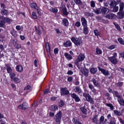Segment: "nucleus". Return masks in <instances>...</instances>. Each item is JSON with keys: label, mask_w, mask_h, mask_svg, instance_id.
<instances>
[{"label": "nucleus", "mask_w": 124, "mask_h": 124, "mask_svg": "<svg viewBox=\"0 0 124 124\" xmlns=\"http://www.w3.org/2000/svg\"><path fill=\"white\" fill-rule=\"evenodd\" d=\"M71 39L72 41L77 46H79L82 43V40L80 37H72Z\"/></svg>", "instance_id": "nucleus-1"}, {"label": "nucleus", "mask_w": 124, "mask_h": 124, "mask_svg": "<svg viewBox=\"0 0 124 124\" xmlns=\"http://www.w3.org/2000/svg\"><path fill=\"white\" fill-rule=\"evenodd\" d=\"M62 116V112L60 111L55 115V120L56 122H60L61 120Z\"/></svg>", "instance_id": "nucleus-2"}, {"label": "nucleus", "mask_w": 124, "mask_h": 124, "mask_svg": "<svg viewBox=\"0 0 124 124\" xmlns=\"http://www.w3.org/2000/svg\"><path fill=\"white\" fill-rule=\"evenodd\" d=\"M18 108L20 109L24 110L28 108L29 106L28 105V104L26 102H25L22 105H19L18 106Z\"/></svg>", "instance_id": "nucleus-3"}, {"label": "nucleus", "mask_w": 124, "mask_h": 124, "mask_svg": "<svg viewBox=\"0 0 124 124\" xmlns=\"http://www.w3.org/2000/svg\"><path fill=\"white\" fill-rule=\"evenodd\" d=\"M61 94L62 95H67L69 93V91L67 89V88L65 87L61 88Z\"/></svg>", "instance_id": "nucleus-4"}, {"label": "nucleus", "mask_w": 124, "mask_h": 124, "mask_svg": "<svg viewBox=\"0 0 124 124\" xmlns=\"http://www.w3.org/2000/svg\"><path fill=\"white\" fill-rule=\"evenodd\" d=\"M71 97L74 99L76 102H79L80 101V99L76 94L75 93H72L71 95Z\"/></svg>", "instance_id": "nucleus-5"}, {"label": "nucleus", "mask_w": 124, "mask_h": 124, "mask_svg": "<svg viewBox=\"0 0 124 124\" xmlns=\"http://www.w3.org/2000/svg\"><path fill=\"white\" fill-rule=\"evenodd\" d=\"M74 91L78 94L82 96V90L79 86H76L74 89Z\"/></svg>", "instance_id": "nucleus-6"}, {"label": "nucleus", "mask_w": 124, "mask_h": 124, "mask_svg": "<svg viewBox=\"0 0 124 124\" xmlns=\"http://www.w3.org/2000/svg\"><path fill=\"white\" fill-rule=\"evenodd\" d=\"M98 68L99 70L101 71L105 76H108L109 75V73L108 70L101 68L99 67H98Z\"/></svg>", "instance_id": "nucleus-7"}, {"label": "nucleus", "mask_w": 124, "mask_h": 124, "mask_svg": "<svg viewBox=\"0 0 124 124\" xmlns=\"http://www.w3.org/2000/svg\"><path fill=\"white\" fill-rule=\"evenodd\" d=\"M81 72L86 77H87L88 76L89 71L87 69L85 68L83 69L82 68L81 70H80Z\"/></svg>", "instance_id": "nucleus-8"}, {"label": "nucleus", "mask_w": 124, "mask_h": 124, "mask_svg": "<svg viewBox=\"0 0 124 124\" xmlns=\"http://www.w3.org/2000/svg\"><path fill=\"white\" fill-rule=\"evenodd\" d=\"M95 86H96L99 88H100L101 87L98 81L95 78H93L91 80Z\"/></svg>", "instance_id": "nucleus-9"}, {"label": "nucleus", "mask_w": 124, "mask_h": 124, "mask_svg": "<svg viewBox=\"0 0 124 124\" xmlns=\"http://www.w3.org/2000/svg\"><path fill=\"white\" fill-rule=\"evenodd\" d=\"M108 58L113 64H116L117 61L116 58L114 57H108Z\"/></svg>", "instance_id": "nucleus-10"}, {"label": "nucleus", "mask_w": 124, "mask_h": 124, "mask_svg": "<svg viewBox=\"0 0 124 124\" xmlns=\"http://www.w3.org/2000/svg\"><path fill=\"white\" fill-rule=\"evenodd\" d=\"M81 21L83 26H87V21L85 17H81Z\"/></svg>", "instance_id": "nucleus-11"}, {"label": "nucleus", "mask_w": 124, "mask_h": 124, "mask_svg": "<svg viewBox=\"0 0 124 124\" xmlns=\"http://www.w3.org/2000/svg\"><path fill=\"white\" fill-rule=\"evenodd\" d=\"M109 9L107 8H101V12L102 14H106L109 12Z\"/></svg>", "instance_id": "nucleus-12"}, {"label": "nucleus", "mask_w": 124, "mask_h": 124, "mask_svg": "<svg viewBox=\"0 0 124 124\" xmlns=\"http://www.w3.org/2000/svg\"><path fill=\"white\" fill-rule=\"evenodd\" d=\"M98 115H96L93 116L92 120L93 122L94 123H96V124H98L97 123V121H98Z\"/></svg>", "instance_id": "nucleus-13"}, {"label": "nucleus", "mask_w": 124, "mask_h": 124, "mask_svg": "<svg viewBox=\"0 0 124 124\" xmlns=\"http://www.w3.org/2000/svg\"><path fill=\"white\" fill-rule=\"evenodd\" d=\"M16 70L17 71L21 72L23 71V68L21 65H19L16 67Z\"/></svg>", "instance_id": "nucleus-14"}, {"label": "nucleus", "mask_w": 124, "mask_h": 124, "mask_svg": "<svg viewBox=\"0 0 124 124\" xmlns=\"http://www.w3.org/2000/svg\"><path fill=\"white\" fill-rule=\"evenodd\" d=\"M85 58V56L84 54H80L78 58V62L77 61V63L78 64V62L80 61H83L84 59Z\"/></svg>", "instance_id": "nucleus-15"}, {"label": "nucleus", "mask_w": 124, "mask_h": 124, "mask_svg": "<svg viewBox=\"0 0 124 124\" xmlns=\"http://www.w3.org/2000/svg\"><path fill=\"white\" fill-rule=\"evenodd\" d=\"M64 55L66 58L68 60H70L72 58V55L68 53H65L64 54Z\"/></svg>", "instance_id": "nucleus-16"}, {"label": "nucleus", "mask_w": 124, "mask_h": 124, "mask_svg": "<svg viewBox=\"0 0 124 124\" xmlns=\"http://www.w3.org/2000/svg\"><path fill=\"white\" fill-rule=\"evenodd\" d=\"M115 15L113 13H110L106 15V17L109 19H112L114 17Z\"/></svg>", "instance_id": "nucleus-17"}, {"label": "nucleus", "mask_w": 124, "mask_h": 124, "mask_svg": "<svg viewBox=\"0 0 124 124\" xmlns=\"http://www.w3.org/2000/svg\"><path fill=\"white\" fill-rule=\"evenodd\" d=\"M86 100L89 102L90 103H93V100L91 98V96L89 95L85 98Z\"/></svg>", "instance_id": "nucleus-18"}, {"label": "nucleus", "mask_w": 124, "mask_h": 124, "mask_svg": "<svg viewBox=\"0 0 124 124\" xmlns=\"http://www.w3.org/2000/svg\"><path fill=\"white\" fill-rule=\"evenodd\" d=\"M118 18L120 19H122L124 16V12L123 11H120L117 13Z\"/></svg>", "instance_id": "nucleus-19"}, {"label": "nucleus", "mask_w": 124, "mask_h": 124, "mask_svg": "<svg viewBox=\"0 0 124 124\" xmlns=\"http://www.w3.org/2000/svg\"><path fill=\"white\" fill-rule=\"evenodd\" d=\"M83 31L84 33L85 34H87L88 33V30L87 26H83Z\"/></svg>", "instance_id": "nucleus-20"}, {"label": "nucleus", "mask_w": 124, "mask_h": 124, "mask_svg": "<svg viewBox=\"0 0 124 124\" xmlns=\"http://www.w3.org/2000/svg\"><path fill=\"white\" fill-rule=\"evenodd\" d=\"M63 45L66 47H69L71 46V43L70 41H67L63 43Z\"/></svg>", "instance_id": "nucleus-21"}, {"label": "nucleus", "mask_w": 124, "mask_h": 124, "mask_svg": "<svg viewBox=\"0 0 124 124\" xmlns=\"http://www.w3.org/2000/svg\"><path fill=\"white\" fill-rule=\"evenodd\" d=\"M30 6L31 8H35V9H37L38 7L36 4L34 3H31L30 4Z\"/></svg>", "instance_id": "nucleus-22"}, {"label": "nucleus", "mask_w": 124, "mask_h": 124, "mask_svg": "<svg viewBox=\"0 0 124 124\" xmlns=\"http://www.w3.org/2000/svg\"><path fill=\"white\" fill-rule=\"evenodd\" d=\"M85 15L88 17H92L93 16V14L92 13H90L88 12H84Z\"/></svg>", "instance_id": "nucleus-23"}, {"label": "nucleus", "mask_w": 124, "mask_h": 124, "mask_svg": "<svg viewBox=\"0 0 124 124\" xmlns=\"http://www.w3.org/2000/svg\"><path fill=\"white\" fill-rule=\"evenodd\" d=\"M120 98V99H117V101L122 106H124V100Z\"/></svg>", "instance_id": "nucleus-24"}, {"label": "nucleus", "mask_w": 124, "mask_h": 124, "mask_svg": "<svg viewBox=\"0 0 124 124\" xmlns=\"http://www.w3.org/2000/svg\"><path fill=\"white\" fill-rule=\"evenodd\" d=\"M114 114L117 116H120L122 115V113L116 110H114Z\"/></svg>", "instance_id": "nucleus-25"}, {"label": "nucleus", "mask_w": 124, "mask_h": 124, "mask_svg": "<svg viewBox=\"0 0 124 124\" xmlns=\"http://www.w3.org/2000/svg\"><path fill=\"white\" fill-rule=\"evenodd\" d=\"M72 121L75 124H82L79 120L77 119L73 118L72 119Z\"/></svg>", "instance_id": "nucleus-26"}, {"label": "nucleus", "mask_w": 124, "mask_h": 124, "mask_svg": "<svg viewBox=\"0 0 124 124\" xmlns=\"http://www.w3.org/2000/svg\"><path fill=\"white\" fill-rule=\"evenodd\" d=\"M45 46L46 47V51L48 53V54H50V48L49 47L48 43H47L45 45Z\"/></svg>", "instance_id": "nucleus-27"}, {"label": "nucleus", "mask_w": 124, "mask_h": 124, "mask_svg": "<svg viewBox=\"0 0 124 124\" xmlns=\"http://www.w3.org/2000/svg\"><path fill=\"white\" fill-rule=\"evenodd\" d=\"M62 23L65 26H67L68 24L69 23L68 20L66 18L64 19L62 21Z\"/></svg>", "instance_id": "nucleus-28"}, {"label": "nucleus", "mask_w": 124, "mask_h": 124, "mask_svg": "<svg viewBox=\"0 0 124 124\" xmlns=\"http://www.w3.org/2000/svg\"><path fill=\"white\" fill-rule=\"evenodd\" d=\"M50 11L53 13H56L58 11V10L57 8H51L50 9Z\"/></svg>", "instance_id": "nucleus-29"}, {"label": "nucleus", "mask_w": 124, "mask_h": 124, "mask_svg": "<svg viewBox=\"0 0 124 124\" xmlns=\"http://www.w3.org/2000/svg\"><path fill=\"white\" fill-rule=\"evenodd\" d=\"M97 70V69L96 68H93L91 69L90 72L91 73L94 74L96 73Z\"/></svg>", "instance_id": "nucleus-30"}, {"label": "nucleus", "mask_w": 124, "mask_h": 124, "mask_svg": "<svg viewBox=\"0 0 124 124\" xmlns=\"http://www.w3.org/2000/svg\"><path fill=\"white\" fill-rule=\"evenodd\" d=\"M6 67L8 72V73H11L12 70L11 67L8 65H6Z\"/></svg>", "instance_id": "nucleus-31"}, {"label": "nucleus", "mask_w": 124, "mask_h": 124, "mask_svg": "<svg viewBox=\"0 0 124 124\" xmlns=\"http://www.w3.org/2000/svg\"><path fill=\"white\" fill-rule=\"evenodd\" d=\"M1 13L3 15H7L8 14V11L5 9H2L1 10Z\"/></svg>", "instance_id": "nucleus-32"}, {"label": "nucleus", "mask_w": 124, "mask_h": 124, "mask_svg": "<svg viewBox=\"0 0 124 124\" xmlns=\"http://www.w3.org/2000/svg\"><path fill=\"white\" fill-rule=\"evenodd\" d=\"M74 1L76 4L80 6H82L83 5V3L80 0H74Z\"/></svg>", "instance_id": "nucleus-33"}, {"label": "nucleus", "mask_w": 124, "mask_h": 124, "mask_svg": "<svg viewBox=\"0 0 124 124\" xmlns=\"http://www.w3.org/2000/svg\"><path fill=\"white\" fill-rule=\"evenodd\" d=\"M80 109L83 113L85 114H86L87 111L86 109L84 107H81Z\"/></svg>", "instance_id": "nucleus-34"}, {"label": "nucleus", "mask_w": 124, "mask_h": 124, "mask_svg": "<svg viewBox=\"0 0 124 124\" xmlns=\"http://www.w3.org/2000/svg\"><path fill=\"white\" fill-rule=\"evenodd\" d=\"M35 27L36 28L35 30L36 31L39 35H40L41 33V30L40 29V28H41L42 29V27L41 26H40L39 27V28L38 29H37L36 26H35Z\"/></svg>", "instance_id": "nucleus-35"}, {"label": "nucleus", "mask_w": 124, "mask_h": 124, "mask_svg": "<svg viewBox=\"0 0 124 124\" xmlns=\"http://www.w3.org/2000/svg\"><path fill=\"white\" fill-rule=\"evenodd\" d=\"M116 3L115 0L111 1L110 3V5L111 7L114 6H116Z\"/></svg>", "instance_id": "nucleus-36"}, {"label": "nucleus", "mask_w": 124, "mask_h": 124, "mask_svg": "<svg viewBox=\"0 0 124 124\" xmlns=\"http://www.w3.org/2000/svg\"><path fill=\"white\" fill-rule=\"evenodd\" d=\"M94 12L97 14H101V8H97V9L94 11Z\"/></svg>", "instance_id": "nucleus-37"}, {"label": "nucleus", "mask_w": 124, "mask_h": 124, "mask_svg": "<svg viewBox=\"0 0 124 124\" xmlns=\"http://www.w3.org/2000/svg\"><path fill=\"white\" fill-rule=\"evenodd\" d=\"M63 12L64 14L65 15H67L68 13L67 11V8L66 7H64L62 8Z\"/></svg>", "instance_id": "nucleus-38"}, {"label": "nucleus", "mask_w": 124, "mask_h": 124, "mask_svg": "<svg viewBox=\"0 0 124 124\" xmlns=\"http://www.w3.org/2000/svg\"><path fill=\"white\" fill-rule=\"evenodd\" d=\"M119 5L120 6L119 11H122L124 7V3H120Z\"/></svg>", "instance_id": "nucleus-39"}, {"label": "nucleus", "mask_w": 124, "mask_h": 124, "mask_svg": "<svg viewBox=\"0 0 124 124\" xmlns=\"http://www.w3.org/2000/svg\"><path fill=\"white\" fill-rule=\"evenodd\" d=\"M5 23V21L4 20L1 21L0 22V27L4 28Z\"/></svg>", "instance_id": "nucleus-40"}, {"label": "nucleus", "mask_w": 124, "mask_h": 124, "mask_svg": "<svg viewBox=\"0 0 124 124\" xmlns=\"http://www.w3.org/2000/svg\"><path fill=\"white\" fill-rule=\"evenodd\" d=\"M58 109L57 106L56 105H53L51 106V109L53 111H55Z\"/></svg>", "instance_id": "nucleus-41"}, {"label": "nucleus", "mask_w": 124, "mask_h": 124, "mask_svg": "<svg viewBox=\"0 0 124 124\" xmlns=\"http://www.w3.org/2000/svg\"><path fill=\"white\" fill-rule=\"evenodd\" d=\"M114 94L116 96L117 98V99H120V98L122 97V96L120 95L116 91H115Z\"/></svg>", "instance_id": "nucleus-42"}, {"label": "nucleus", "mask_w": 124, "mask_h": 124, "mask_svg": "<svg viewBox=\"0 0 124 124\" xmlns=\"http://www.w3.org/2000/svg\"><path fill=\"white\" fill-rule=\"evenodd\" d=\"M115 25L116 28L119 31H121V29L120 26L117 23H113Z\"/></svg>", "instance_id": "nucleus-43"}, {"label": "nucleus", "mask_w": 124, "mask_h": 124, "mask_svg": "<svg viewBox=\"0 0 124 124\" xmlns=\"http://www.w3.org/2000/svg\"><path fill=\"white\" fill-rule=\"evenodd\" d=\"M12 80L17 83H20V79L17 78H15Z\"/></svg>", "instance_id": "nucleus-44"}, {"label": "nucleus", "mask_w": 124, "mask_h": 124, "mask_svg": "<svg viewBox=\"0 0 124 124\" xmlns=\"http://www.w3.org/2000/svg\"><path fill=\"white\" fill-rule=\"evenodd\" d=\"M96 53L97 54H102V51L100 49L97 48L96 49Z\"/></svg>", "instance_id": "nucleus-45"}, {"label": "nucleus", "mask_w": 124, "mask_h": 124, "mask_svg": "<svg viewBox=\"0 0 124 124\" xmlns=\"http://www.w3.org/2000/svg\"><path fill=\"white\" fill-rule=\"evenodd\" d=\"M104 119V117L103 116H101L100 118L99 122L97 124H101L103 121Z\"/></svg>", "instance_id": "nucleus-46"}, {"label": "nucleus", "mask_w": 124, "mask_h": 124, "mask_svg": "<svg viewBox=\"0 0 124 124\" xmlns=\"http://www.w3.org/2000/svg\"><path fill=\"white\" fill-rule=\"evenodd\" d=\"M16 75V74L15 72H11L10 73V77L12 80L15 78L14 77Z\"/></svg>", "instance_id": "nucleus-47"}, {"label": "nucleus", "mask_w": 124, "mask_h": 124, "mask_svg": "<svg viewBox=\"0 0 124 124\" xmlns=\"http://www.w3.org/2000/svg\"><path fill=\"white\" fill-rule=\"evenodd\" d=\"M64 105V103L63 101L61 100L59 102V106L60 107H62Z\"/></svg>", "instance_id": "nucleus-48"}, {"label": "nucleus", "mask_w": 124, "mask_h": 124, "mask_svg": "<svg viewBox=\"0 0 124 124\" xmlns=\"http://www.w3.org/2000/svg\"><path fill=\"white\" fill-rule=\"evenodd\" d=\"M112 120L113 121L111 120L110 122V124H116V120H115V118L114 117L111 118Z\"/></svg>", "instance_id": "nucleus-49"}, {"label": "nucleus", "mask_w": 124, "mask_h": 124, "mask_svg": "<svg viewBox=\"0 0 124 124\" xmlns=\"http://www.w3.org/2000/svg\"><path fill=\"white\" fill-rule=\"evenodd\" d=\"M16 49H19L21 47V45L17 43H16L14 45Z\"/></svg>", "instance_id": "nucleus-50"}, {"label": "nucleus", "mask_w": 124, "mask_h": 124, "mask_svg": "<svg viewBox=\"0 0 124 124\" xmlns=\"http://www.w3.org/2000/svg\"><path fill=\"white\" fill-rule=\"evenodd\" d=\"M123 83L122 82H118L116 83V85L118 87H121L123 85Z\"/></svg>", "instance_id": "nucleus-51"}, {"label": "nucleus", "mask_w": 124, "mask_h": 124, "mask_svg": "<svg viewBox=\"0 0 124 124\" xmlns=\"http://www.w3.org/2000/svg\"><path fill=\"white\" fill-rule=\"evenodd\" d=\"M95 3L94 1H90V5L91 7L94 8L95 7Z\"/></svg>", "instance_id": "nucleus-52"}, {"label": "nucleus", "mask_w": 124, "mask_h": 124, "mask_svg": "<svg viewBox=\"0 0 124 124\" xmlns=\"http://www.w3.org/2000/svg\"><path fill=\"white\" fill-rule=\"evenodd\" d=\"M32 88L31 87L30 85H28L26 86L24 88V90H31Z\"/></svg>", "instance_id": "nucleus-53"}, {"label": "nucleus", "mask_w": 124, "mask_h": 124, "mask_svg": "<svg viewBox=\"0 0 124 124\" xmlns=\"http://www.w3.org/2000/svg\"><path fill=\"white\" fill-rule=\"evenodd\" d=\"M106 105L109 107L111 110H113V109L114 107L111 104L107 103L106 104Z\"/></svg>", "instance_id": "nucleus-54"}, {"label": "nucleus", "mask_w": 124, "mask_h": 124, "mask_svg": "<svg viewBox=\"0 0 124 124\" xmlns=\"http://www.w3.org/2000/svg\"><path fill=\"white\" fill-rule=\"evenodd\" d=\"M81 25L79 21H77L76 22L75 24V25L77 27H79Z\"/></svg>", "instance_id": "nucleus-55"}, {"label": "nucleus", "mask_w": 124, "mask_h": 124, "mask_svg": "<svg viewBox=\"0 0 124 124\" xmlns=\"http://www.w3.org/2000/svg\"><path fill=\"white\" fill-rule=\"evenodd\" d=\"M118 9V7L117 6H115L113 8V11L114 12H117Z\"/></svg>", "instance_id": "nucleus-56"}, {"label": "nucleus", "mask_w": 124, "mask_h": 124, "mask_svg": "<svg viewBox=\"0 0 124 124\" xmlns=\"http://www.w3.org/2000/svg\"><path fill=\"white\" fill-rule=\"evenodd\" d=\"M32 17L36 19L37 18V16L35 12H33L32 13Z\"/></svg>", "instance_id": "nucleus-57"}, {"label": "nucleus", "mask_w": 124, "mask_h": 124, "mask_svg": "<svg viewBox=\"0 0 124 124\" xmlns=\"http://www.w3.org/2000/svg\"><path fill=\"white\" fill-rule=\"evenodd\" d=\"M94 32L95 35L96 36H98L99 35V33L97 30H94Z\"/></svg>", "instance_id": "nucleus-58"}, {"label": "nucleus", "mask_w": 124, "mask_h": 124, "mask_svg": "<svg viewBox=\"0 0 124 124\" xmlns=\"http://www.w3.org/2000/svg\"><path fill=\"white\" fill-rule=\"evenodd\" d=\"M118 40L119 42L121 44H123V43L124 42L123 39L121 38H118Z\"/></svg>", "instance_id": "nucleus-59"}, {"label": "nucleus", "mask_w": 124, "mask_h": 124, "mask_svg": "<svg viewBox=\"0 0 124 124\" xmlns=\"http://www.w3.org/2000/svg\"><path fill=\"white\" fill-rule=\"evenodd\" d=\"M116 45H111L109 47L108 49L110 50H112L115 48L116 47Z\"/></svg>", "instance_id": "nucleus-60"}, {"label": "nucleus", "mask_w": 124, "mask_h": 124, "mask_svg": "<svg viewBox=\"0 0 124 124\" xmlns=\"http://www.w3.org/2000/svg\"><path fill=\"white\" fill-rule=\"evenodd\" d=\"M88 87L91 90L94 88V86L91 84H90L89 85Z\"/></svg>", "instance_id": "nucleus-61"}, {"label": "nucleus", "mask_w": 124, "mask_h": 124, "mask_svg": "<svg viewBox=\"0 0 124 124\" xmlns=\"http://www.w3.org/2000/svg\"><path fill=\"white\" fill-rule=\"evenodd\" d=\"M4 21H5V23L6 22L7 23H9L10 22L11 19L8 18H6Z\"/></svg>", "instance_id": "nucleus-62"}, {"label": "nucleus", "mask_w": 124, "mask_h": 124, "mask_svg": "<svg viewBox=\"0 0 124 124\" xmlns=\"http://www.w3.org/2000/svg\"><path fill=\"white\" fill-rule=\"evenodd\" d=\"M49 92V89H46L44 91V93L45 94H46Z\"/></svg>", "instance_id": "nucleus-63"}, {"label": "nucleus", "mask_w": 124, "mask_h": 124, "mask_svg": "<svg viewBox=\"0 0 124 124\" xmlns=\"http://www.w3.org/2000/svg\"><path fill=\"white\" fill-rule=\"evenodd\" d=\"M73 72L71 70H69L68 71L67 73L68 75H71L73 74Z\"/></svg>", "instance_id": "nucleus-64"}]
</instances>
